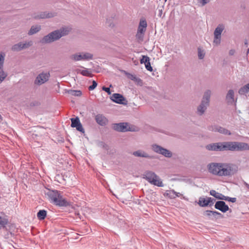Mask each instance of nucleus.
Masks as SVG:
<instances>
[{
	"instance_id": "f257e3e1",
	"label": "nucleus",
	"mask_w": 249,
	"mask_h": 249,
	"mask_svg": "<svg viewBox=\"0 0 249 249\" xmlns=\"http://www.w3.org/2000/svg\"><path fill=\"white\" fill-rule=\"evenodd\" d=\"M207 169L213 175L230 177L237 173L238 166L232 163L211 162L207 165Z\"/></svg>"
},
{
	"instance_id": "f03ea898",
	"label": "nucleus",
	"mask_w": 249,
	"mask_h": 249,
	"mask_svg": "<svg viewBox=\"0 0 249 249\" xmlns=\"http://www.w3.org/2000/svg\"><path fill=\"white\" fill-rule=\"evenodd\" d=\"M45 194L51 203L57 206L66 207L69 205V202L62 196L60 191L49 189Z\"/></svg>"
},
{
	"instance_id": "7ed1b4c3",
	"label": "nucleus",
	"mask_w": 249,
	"mask_h": 249,
	"mask_svg": "<svg viewBox=\"0 0 249 249\" xmlns=\"http://www.w3.org/2000/svg\"><path fill=\"white\" fill-rule=\"evenodd\" d=\"M69 30L66 28H61L55 30L44 36L40 40L42 43H50L60 39L61 37L66 36L69 33Z\"/></svg>"
},
{
	"instance_id": "20e7f679",
	"label": "nucleus",
	"mask_w": 249,
	"mask_h": 249,
	"mask_svg": "<svg viewBox=\"0 0 249 249\" xmlns=\"http://www.w3.org/2000/svg\"><path fill=\"white\" fill-rule=\"evenodd\" d=\"M143 178L150 184L158 187H163L164 184L159 176L154 172L147 170L144 172Z\"/></svg>"
},
{
	"instance_id": "39448f33",
	"label": "nucleus",
	"mask_w": 249,
	"mask_h": 249,
	"mask_svg": "<svg viewBox=\"0 0 249 249\" xmlns=\"http://www.w3.org/2000/svg\"><path fill=\"white\" fill-rule=\"evenodd\" d=\"M227 151H242L249 150V144L238 142H227Z\"/></svg>"
},
{
	"instance_id": "423d86ee",
	"label": "nucleus",
	"mask_w": 249,
	"mask_h": 249,
	"mask_svg": "<svg viewBox=\"0 0 249 249\" xmlns=\"http://www.w3.org/2000/svg\"><path fill=\"white\" fill-rule=\"evenodd\" d=\"M211 95L210 90H207L204 92L201 103L197 108V113L199 115L201 116L203 114L209 106Z\"/></svg>"
},
{
	"instance_id": "0eeeda50",
	"label": "nucleus",
	"mask_w": 249,
	"mask_h": 249,
	"mask_svg": "<svg viewBox=\"0 0 249 249\" xmlns=\"http://www.w3.org/2000/svg\"><path fill=\"white\" fill-rule=\"evenodd\" d=\"M227 142L213 143L206 145V148L208 150L215 151H227Z\"/></svg>"
},
{
	"instance_id": "6e6552de",
	"label": "nucleus",
	"mask_w": 249,
	"mask_h": 249,
	"mask_svg": "<svg viewBox=\"0 0 249 249\" xmlns=\"http://www.w3.org/2000/svg\"><path fill=\"white\" fill-rule=\"evenodd\" d=\"M151 148L153 151L158 154H161L165 157L171 158L173 155L172 153L170 151L159 145L156 144H152Z\"/></svg>"
},
{
	"instance_id": "1a4fd4ad",
	"label": "nucleus",
	"mask_w": 249,
	"mask_h": 249,
	"mask_svg": "<svg viewBox=\"0 0 249 249\" xmlns=\"http://www.w3.org/2000/svg\"><path fill=\"white\" fill-rule=\"evenodd\" d=\"M70 58L76 61L89 60L92 59L93 55L89 53H77L71 55Z\"/></svg>"
},
{
	"instance_id": "9d476101",
	"label": "nucleus",
	"mask_w": 249,
	"mask_h": 249,
	"mask_svg": "<svg viewBox=\"0 0 249 249\" xmlns=\"http://www.w3.org/2000/svg\"><path fill=\"white\" fill-rule=\"evenodd\" d=\"M50 77L49 72H42L39 74L36 77L34 81L36 85L40 86L49 80Z\"/></svg>"
},
{
	"instance_id": "9b49d317",
	"label": "nucleus",
	"mask_w": 249,
	"mask_h": 249,
	"mask_svg": "<svg viewBox=\"0 0 249 249\" xmlns=\"http://www.w3.org/2000/svg\"><path fill=\"white\" fill-rule=\"evenodd\" d=\"M112 128L114 130L118 132H126V131H133L134 130L132 129L129 126L127 123H120L113 124H112Z\"/></svg>"
},
{
	"instance_id": "f8f14e48",
	"label": "nucleus",
	"mask_w": 249,
	"mask_h": 249,
	"mask_svg": "<svg viewBox=\"0 0 249 249\" xmlns=\"http://www.w3.org/2000/svg\"><path fill=\"white\" fill-rule=\"evenodd\" d=\"M208 129L210 131H214V132H218L221 134H224V135H231V133L230 131L221 126H220L218 125H212L209 126H208Z\"/></svg>"
},
{
	"instance_id": "ddd939ff",
	"label": "nucleus",
	"mask_w": 249,
	"mask_h": 249,
	"mask_svg": "<svg viewBox=\"0 0 249 249\" xmlns=\"http://www.w3.org/2000/svg\"><path fill=\"white\" fill-rule=\"evenodd\" d=\"M71 127H75L77 131L83 133L85 132V130L80 123L79 118L78 117L71 118Z\"/></svg>"
},
{
	"instance_id": "4468645a",
	"label": "nucleus",
	"mask_w": 249,
	"mask_h": 249,
	"mask_svg": "<svg viewBox=\"0 0 249 249\" xmlns=\"http://www.w3.org/2000/svg\"><path fill=\"white\" fill-rule=\"evenodd\" d=\"M111 99L114 102L122 105H126L127 101L126 99L121 94L114 93L111 97Z\"/></svg>"
},
{
	"instance_id": "2eb2a0df",
	"label": "nucleus",
	"mask_w": 249,
	"mask_h": 249,
	"mask_svg": "<svg viewBox=\"0 0 249 249\" xmlns=\"http://www.w3.org/2000/svg\"><path fill=\"white\" fill-rule=\"evenodd\" d=\"M96 122L100 125L104 126L107 124L108 119L102 114H98L95 116Z\"/></svg>"
},
{
	"instance_id": "dca6fc26",
	"label": "nucleus",
	"mask_w": 249,
	"mask_h": 249,
	"mask_svg": "<svg viewBox=\"0 0 249 249\" xmlns=\"http://www.w3.org/2000/svg\"><path fill=\"white\" fill-rule=\"evenodd\" d=\"M214 207L222 213H226L229 210V206L223 201H216L215 203Z\"/></svg>"
},
{
	"instance_id": "f3484780",
	"label": "nucleus",
	"mask_w": 249,
	"mask_h": 249,
	"mask_svg": "<svg viewBox=\"0 0 249 249\" xmlns=\"http://www.w3.org/2000/svg\"><path fill=\"white\" fill-rule=\"evenodd\" d=\"M150 58L147 55H142V58L140 59L141 64H144L146 69L150 71H153V68L151 66L150 62Z\"/></svg>"
},
{
	"instance_id": "a211bd4d",
	"label": "nucleus",
	"mask_w": 249,
	"mask_h": 249,
	"mask_svg": "<svg viewBox=\"0 0 249 249\" xmlns=\"http://www.w3.org/2000/svg\"><path fill=\"white\" fill-rule=\"evenodd\" d=\"M132 155L137 157L145 158L150 159H152L154 158L153 156L149 155L148 153L142 150H138L137 151H134L132 153Z\"/></svg>"
},
{
	"instance_id": "6ab92c4d",
	"label": "nucleus",
	"mask_w": 249,
	"mask_h": 249,
	"mask_svg": "<svg viewBox=\"0 0 249 249\" xmlns=\"http://www.w3.org/2000/svg\"><path fill=\"white\" fill-rule=\"evenodd\" d=\"M54 13L43 12L40 13L39 15L35 14L33 16V18L35 19L50 18L54 17Z\"/></svg>"
},
{
	"instance_id": "aec40b11",
	"label": "nucleus",
	"mask_w": 249,
	"mask_h": 249,
	"mask_svg": "<svg viewBox=\"0 0 249 249\" xmlns=\"http://www.w3.org/2000/svg\"><path fill=\"white\" fill-rule=\"evenodd\" d=\"M147 24L145 19H141L138 28V32L140 33H145Z\"/></svg>"
},
{
	"instance_id": "412c9836",
	"label": "nucleus",
	"mask_w": 249,
	"mask_h": 249,
	"mask_svg": "<svg viewBox=\"0 0 249 249\" xmlns=\"http://www.w3.org/2000/svg\"><path fill=\"white\" fill-rule=\"evenodd\" d=\"M225 28V26L223 24H219L215 28L214 31V36L217 38L218 36L221 37V33Z\"/></svg>"
},
{
	"instance_id": "4be33fe9",
	"label": "nucleus",
	"mask_w": 249,
	"mask_h": 249,
	"mask_svg": "<svg viewBox=\"0 0 249 249\" xmlns=\"http://www.w3.org/2000/svg\"><path fill=\"white\" fill-rule=\"evenodd\" d=\"M226 99L229 103L232 104L234 102V91L232 89L229 90L226 96Z\"/></svg>"
},
{
	"instance_id": "5701e85b",
	"label": "nucleus",
	"mask_w": 249,
	"mask_h": 249,
	"mask_svg": "<svg viewBox=\"0 0 249 249\" xmlns=\"http://www.w3.org/2000/svg\"><path fill=\"white\" fill-rule=\"evenodd\" d=\"M249 92V83L241 87L238 90V93L240 95H246Z\"/></svg>"
},
{
	"instance_id": "b1692460",
	"label": "nucleus",
	"mask_w": 249,
	"mask_h": 249,
	"mask_svg": "<svg viewBox=\"0 0 249 249\" xmlns=\"http://www.w3.org/2000/svg\"><path fill=\"white\" fill-rule=\"evenodd\" d=\"M41 30L40 25L32 26L28 32L29 35H33L38 32Z\"/></svg>"
},
{
	"instance_id": "393cba45",
	"label": "nucleus",
	"mask_w": 249,
	"mask_h": 249,
	"mask_svg": "<svg viewBox=\"0 0 249 249\" xmlns=\"http://www.w3.org/2000/svg\"><path fill=\"white\" fill-rule=\"evenodd\" d=\"M8 223V219L6 216H0V229L1 228H5L6 226Z\"/></svg>"
},
{
	"instance_id": "a878e982",
	"label": "nucleus",
	"mask_w": 249,
	"mask_h": 249,
	"mask_svg": "<svg viewBox=\"0 0 249 249\" xmlns=\"http://www.w3.org/2000/svg\"><path fill=\"white\" fill-rule=\"evenodd\" d=\"M46 215L47 211L45 210H39L37 213V217L40 220L44 219Z\"/></svg>"
},
{
	"instance_id": "bb28decb",
	"label": "nucleus",
	"mask_w": 249,
	"mask_h": 249,
	"mask_svg": "<svg viewBox=\"0 0 249 249\" xmlns=\"http://www.w3.org/2000/svg\"><path fill=\"white\" fill-rule=\"evenodd\" d=\"M198 204L200 206L202 207L209 206L207 197L206 198H204L203 197H199Z\"/></svg>"
},
{
	"instance_id": "cd10ccee",
	"label": "nucleus",
	"mask_w": 249,
	"mask_h": 249,
	"mask_svg": "<svg viewBox=\"0 0 249 249\" xmlns=\"http://www.w3.org/2000/svg\"><path fill=\"white\" fill-rule=\"evenodd\" d=\"M11 50L14 52H19L22 50V42L13 45Z\"/></svg>"
},
{
	"instance_id": "c85d7f7f",
	"label": "nucleus",
	"mask_w": 249,
	"mask_h": 249,
	"mask_svg": "<svg viewBox=\"0 0 249 249\" xmlns=\"http://www.w3.org/2000/svg\"><path fill=\"white\" fill-rule=\"evenodd\" d=\"M5 53L3 52H0V70H2L3 68L5 60Z\"/></svg>"
},
{
	"instance_id": "c756f323",
	"label": "nucleus",
	"mask_w": 249,
	"mask_h": 249,
	"mask_svg": "<svg viewBox=\"0 0 249 249\" xmlns=\"http://www.w3.org/2000/svg\"><path fill=\"white\" fill-rule=\"evenodd\" d=\"M175 194H176V191H175L174 190H171L169 191H166L164 194V196L171 199H173L175 198Z\"/></svg>"
},
{
	"instance_id": "7c9ffc66",
	"label": "nucleus",
	"mask_w": 249,
	"mask_h": 249,
	"mask_svg": "<svg viewBox=\"0 0 249 249\" xmlns=\"http://www.w3.org/2000/svg\"><path fill=\"white\" fill-rule=\"evenodd\" d=\"M69 94L74 96H80L82 95V92L79 90H68Z\"/></svg>"
},
{
	"instance_id": "2f4dec72",
	"label": "nucleus",
	"mask_w": 249,
	"mask_h": 249,
	"mask_svg": "<svg viewBox=\"0 0 249 249\" xmlns=\"http://www.w3.org/2000/svg\"><path fill=\"white\" fill-rule=\"evenodd\" d=\"M33 45V41L32 40L25 41V42H22V50L26 49Z\"/></svg>"
},
{
	"instance_id": "473e14b6",
	"label": "nucleus",
	"mask_w": 249,
	"mask_h": 249,
	"mask_svg": "<svg viewBox=\"0 0 249 249\" xmlns=\"http://www.w3.org/2000/svg\"><path fill=\"white\" fill-rule=\"evenodd\" d=\"M78 72L81 73L83 76H90V77L91 76V71H89V70L87 69H85V70H79L78 71Z\"/></svg>"
},
{
	"instance_id": "72a5a7b5",
	"label": "nucleus",
	"mask_w": 249,
	"mask_h": 249,
	"mask_svg": "<svg viewBox=\"0 0 249 249\" xmlns=\"http://www.w3.org/2000/svg\"><path fill=\"white\" fill-rule=\"evenodd\" d=\"M210 194L211 196H214V197H215L216 198L219 199V197L220 196L221 193H218V192H216L214 190H212L210 192Z\"/></svg>"
},
{
	"instance_id": "f704fd0d",
	"label": "nucleus",
	"mask_w": 249,
	"mask_h": 249,
	"mask_svg": "<svg viewBox=\"0 0 249 249\" xmlns=\"http://www.w3.org/2000/svg\"><path fill=\"white\" fill-rule=\"evenodd\" d=\"M7 76V74L2 70L0 71V83H1Z\"/></svg>"
},
{
	"instance_id": "c9c22d12",
	"label": "nucleus",
	"mask_w": 249,
	"mask_h": 249,
	"mask_svg": "<svg viewBox=\"0 0 249 249\" xmlns=\"http://www.w3.org/2000/svg\"><path fill=\"white\" fill-rule=\"evenodd\" d=\"M144 34V33H139V32L137 31V34L136 35V38L139 41H142L143 38Z\"/></svg>"
},
{
	"instance_id": "e433bc0d",
	"label": "nucleus",
	"mask_w": 249,
	"mask_h": 249,
	"mask_svg": "<svg viewBox=\"0 0 249 249\" xmlns=\"http://www.w3.org/2000/svg\"><path fill=\"white\" fill-rule=\"evenodd\" d=\"M205 56V53L200 48L198 49V56L199 59H202Z\"/></svg>"
},
{
	"instance_id": "4c0bfd02",
	"label": "nucleus",
	"mask_w": 249,
	"mask_h": 249,
	"mask_svg": "<svg viewBox=\"0 0 249 249\" xmlns=\"http://www.w3.org/2000/svg\"><path fill=\"white\" fill-rule=\"evenodd\" d=\"M106 23L109 27H113L114 26V24L112 18H107Z\"/></svg>"
},
{
	"instance_id": "58836bf2",
	"label": "nucleus",
	"mask_w": 249,
	"mask_h": 249,
	"mask_svg": "<svg viewBox=\"0 0 249 249\" xmlns=\"http://www.w3.org/2000/svg\"><path fill=\"white\" fill-rule=\"evenodd\" d=\"M97 82L93 80L92 81V85H90L89 87V90H93L94 89H95V88L97 87Z\"/></svg>"
},
{
	"instance_id": "ea45409f",
	"label": "nucleus",
	"mask_w": 249,
	"mask_h": 249,
	"mask_svg": "<svg viewBox=\"0 0 249 249\" xmlns=\"http://www.w3.org/2000/svg\"><path fill=\"white\" fill-rule=\"evenodd\" d=\"M212 216L217 218L218 217H222V214L217 211H213Z\"/></svg>"
},
{
	"instance_id": "a19ab883",
	"label": "nucleus",
	"mask_w": 249,
	"mask_h": 249,
	"mask_svg": "<svg viewBox=\"0 0 249 249\" xmlns=\"http://www.w3.org/2000/svg\"><path fill=\"white\" fill-rule=\"evenodd\" d=\"M208 205L210 206H212L215 202V199L212 197H207Z\"/></svg>"
},
{
	"instance_id": "79ce46f5",
	"label": "nucleus",
	"mask_w": 249,
	"mask_h": 249,
	"mask_svg": "<svg viewBox=\"0 0 249 249\" xmlns=\"http://www.w3.org/2000/svg\"><path fill=\"white\" fill-rule=\"evenodd\" d=\"M221 41V37L218 36L217 38H216L215 36H214V39H213V43L215 45H217L220 44Z\"/></svg>"
},
{
	"instance_id": "37998d69",
	"label": "nucleus",
	"mask_w": 249,
	"mask_h": 249,
	"mask_svg": "<svg viewBox=\"0 0 249 249\" xmlns=\"http://www.w3.org/2000/svg\"><path fill=\"white\" fill-rule=\"evenodd\" d=\"M213 211L207 210L204 212V214L209 217L212 216Z\"/></svg>"
},
{
	"instance_id": "c03bdc74",
	"label": "nucleus",
	"mask_w": 249,
	"mask_h": 249,
	"mask_svg": "<svg viewBox=\"0 0 249 249\" xmlns=\"http://www.w3.org/2000/svg\"><path fill=\"white\" fill-rule=\"evenodd\" d=\"M236 198L235 197H230L229 196H227V199L226 201H228L230 202H231L234 203L236 201Z\"/></svg>"
},
{
	"instance_id": "a18cd8bd",
	"label": "nucleus",
	"mask_w": 249,
	"mask_h": 249,
	"mask_svg": "<svg viewBox=\"0 0 249 249\" xmlns=\"http://www.w3.org/2000/svg\"><path fill=\"white\" fill-rule=\"evenodd\" d=\"M102 89L104 91H105L106 92H107L108 94H111V92H110V88H109L106 87H103L102 88Z\"/></svg>"
},
{
	"instance_id": "49530a36",
	"label": "nucleus",
	"mask_w": 249,
	"mask_h": 249,
	"mask_svg": "<svg viewBox=\"0 0 249 249\" xmlns=\"http://www.w3.org/2000/svg\"><path fill=\"white\" fill-rule=\"evenodd\" d=\"M227 196H224V195L221 194L220 195V196L219 197V199H220V200H227Z\"/></svg>"
},
{
	"instance_id": "de8ad7c7",
	"label": "nucleus",
	"mask_w": 249,
	"mask_h": 249,
	"mask_svg": "<svg viewBox=\"0 0 249 249\" xmlns=\"http://www.w3.org/2000/svg\"><path fill=\"white\" fill-rule=\"evenodd\" d=\"M138 84L140 85H142V81L140 78L137 77V79L135 81Z\"/></svg>"
},
{
	"instance_id": "09e8293b",
	"label": "nucleus",
	"mask_w": 249,
	"mask_h": 249,
	"mask_svg": "<svg viewBox=\"0 0 249 249\" xmlns=\"http://www.w3.org/2000/svg\"><path fill=\"white\" fill-rule=\"evenodd\" d=\"M209 2V0H201L200 2L201 3L203 6L205 5L206 4Z\"/></svg>"
},
{
	"instance_id": "8fccbe9b",
	"label": "nucleus",
	"mask_w": 249,
	"mask_h": 249,
	"mask_svg": "<svg viewBox=\"0 0 249 249\" xmlns=\"http://www.w3.org/2000/svg\"><path fill=\"white\" fill-rule=\"evenodd\" d=\"M235 53V50H233V49H231V50H230L229 51V54L230 55H233Z\"/></svg>"
},
{
	"instance_id": "3c124183",
	"label": "nucleus",
	"mask_w": 249,
	"mask_h": 249,
	"mask_svg": "<svg viewBox=\"0 0 249 249\" xmlns=\"http://www.w3.org/2000/svg\"><path fill=\"white\" fill-rule=\"evenodd\" d=\"M137 77L135 75H131V77H130L131 79L134 81L137 79Z\"/></svg>"
},
{
	"instance_id": "603ef678",
	"label": "nucleus",
	"mask_w": 249,
	"mask_h": 249,
	"mask_svg": "<svg viewBox=\"0 0 249 249\" xmlns=\"http://www.w3.org/2000/svg\"><path fill=\"white\" fill-rule=\"evenodd\" d=\"M9 235L10 236H12V233L11 232H9L7 233V235H5V237L6 238H8L9 237Z\"/></svg>"
},
{
	"instance_id": "864d4df0",
	"label": "nucleus",
	"mask_w": 249,
	"mask_h": 249,
	"mask_svg": "<svg viewBox=\"0 0 249 249\" xmlns=\"http://www.w3.org/2000/svg\"><path fill=\"white\" fill-rule=\"evenodd\" d=\"M244 45L246 47H248V42L247 40H245L244 41Z\"/></svg>"
},
{
	"instance_id": "5fc2aeb1",
	"label": "nucleus",
	"mask_w": 249,
	"mask_h": 249,
	"mask_svg": "<svg viewBox=\"0 0 249 249\" xmlns=\"http://www.w3.org/2000/svg\"><path fill=\"white\" fill-rule=\"evenodd\" d=\"M181 195V194L179 193H178L176 192V194H175V198L176 197H178Z\"/></svg>"
},
{
	"instance_id": "6e6d98bb",
	"label": "nucleus",
	"mask_w": 249,
	"mask_h": 249,
	"mask_svg": "<svg viewBox=\"0 0 249 249\" xmlns=\"http://www.w3.org/2000/svg\"><path fill=\"white\" fill-rule=\"evenodd\" d=\"M244 184L248 188L249 190V184L247 183L246 182L244 181Z\"/></svg>"
},
{
	"instance_id": "4d7b16f0",
	"label": "nucleus",
	"mask_w": 249,
	"mask_h": 249,
	"mask_svg": "<svg viewBox=\"0 0 249 249\" xmlns=\"http://www.w3.org/2000/svg\"><path fill=\"white\" fill-rule=\"evenodd\" d=\"M249 52V48L248 49V53Z\"/></svg>"
}]
</instances>
